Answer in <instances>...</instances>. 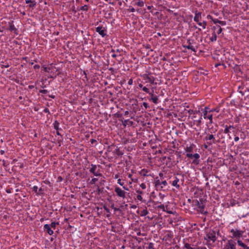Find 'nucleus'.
I'll return each mask as SVG.
<instances>
[{"instance_id": "obj_15", "label": "nucleus", "mask_w": 249, "mask_h": 249, "mask_svg": "<svg viewBox=\"0 0 249 249\" xmlns=\"http://www.w3.org/2000/svg\"><path fill=\"white\" fill-rule=\"evenodd\" d=\"M200 158V155L198 153H196L193 155V158H194L193 162L194 163H198L197 160Z\"/></svg>"}, {"instance_id": "obj_35", "label": "nucleus", "mask_w": 249, "mask_h": 249, "mask_svg": "<svg viewBox=\"0 0 249 249\" xmlns=\"http://www.w3.org/2000/svg\"><path fill=\"white\" fill-rule=\"evenodd\" d=\"M117 183L119 184L121 186H123L124 184V183L121 181V179L120 178L118 179Z\"/></svg>"}, {"instance_id": "obj_22", "label": "nucleus", "mask_w": 249, "mask_h": 249, "mask_svg": "<svg viewBox=\"0 0 249 249\" xmlns=\"http://www.w3.org/2000/svg\"><path fill=\"white\" fill-rule=\"evenodd\" d=\"M80 10L82 11H87L89 10V6L87 5H85L80 8Z\"/></svg>"}, {"instance_id": "obj_29", "label": "nucleus", "mask_w": 249, "mask_h": 249, "mask_svg": "<svg viewBox=\"0 0 249 249\" xmlns=\"http://www.w3.org/2000/svg\"><path fill=\"white\" fill-rule=\"evenodd\" d=\"M98 181V178H93L91 179L90 184H95Z\"/></svg>"}, {"instance_id": "obj_25", "label": "nucleus", "mask_w": 249, "mask_h": 249, "mask_svg": "<svg viewBox=\"0 0 249 249\" xmlns=\"http://www.w3.org/2000/svg\"><path fill=\"white\" fill-rule=\"evenodd\" d=\"M197 207L199 209H203L204 208V205L203 204V203H200L199 202H197Z\"/></svg>"}, {"instance_id": "obj_53", "label": "nucleus", "mask_w": 249, "mask_h": 249, "mask_svg": "<svg viewBox=\"0 0 249 249\" xmlns=\"http://www.w3.org/2000/svg\"><path fill=\"white\" fill-rule=\"evenodd\" d=\"M148 248H149V249H152V248H153V244H152V243H150L149 244Z\"/></svg>"}, {"instance_id": "obj_59", "label": "nucleus", "mask_w": 249, "mask_h": 249, "mask_svg": "<svg viewBox=\"0 0 249 249\" xmlns=\"http://www.w3.org/2000/svg\"><path fill=\"white\" fill-rule=\"evenodd\" d=\"M111 56L112 57L115 58L117 56V55L116 54H112Z\"/></svg>"}, {"instance_id": "obj_31", "label": "nucleus", "mask_w": 249, "mask_h": 249, "mask_svg": "<svg viewBox=\"0 0 249 249\" xmlns=\"http://www.w3.org/2000/svg\"><path fill=\"white\" fill-rule=\"evenodd\" d=\"M58 224V223H55L54 222H52L51 225L50 226H51V228H53L54 230L55 229L56 225Z\"/></svg>"}, {"instance_id": "obj_49", "label": "nucleus", "mask_w": 249, "mask_h": 249, "mask_svg": "<svg viewBox=\"0 0 249 249\" xmlns=\"http://www.w3.org/2000/svg\"><path fill=\"white\" fill-rule=\"evenodd\" d=\"M209 110H212L213 111H216V112H218L219 111V109L217 108H214V109H210L209 108Z\"/></svg>"}, {"instance_id": "obj_55", "label": "nucleus", "mask_w": 249, "mask_h": 249, "mask_svg": "<svg viewBox=\"0 0 249 249\" xmlns=\"http://www.w3.org/2000/svg\"><path fill=\"white\" fill-rule=\"evenodd\" d=\"M138 86H139V88H141V89H142V88H143V85H142V84H139Z\"/></svg>"}, {"instance_id": "obj_51", "label": "nucleus", "mask_w": 249, "mask_h": 249, "mask_svg": "<svg viewBox=\"0 0 249 249\" xmlns=\"http://www.w3.org/2000/svg\"><path fill=\"white\" fill-rule=\"evenodd\" d=\"M207 18L208 19H212V20H213V17L212 16H211V15H208L207 16Z\"/></svg>"}, {"instance_id": "obj_5", "label": "nucleus", "mask_w": 249, "mask_h": 249, "mask_svg": "<svg viewBox=\"0 0 249 249\" xmlns=\"http://www.w3.org/2000/svg\"><path fill=\"white\" fill-rule=\"evenodd\" d=\"M114 191L118 197L123 199H124L126 197V192L121 188L115 186Z\"/></svg>"}, {"instance_id": "obj_52", "label": "nucleus", "mask_w": 249, "mask_h": 249, "mask_svg": "<svg viewBox=\"0 0 249 249\" xmlns=\"http://www.w3.org/2000/svg\"><path fill=\"white\" fill-rule=\"evenodd\" d=\"M196 249H207V248L205 247H199Z\"/></svg>"}, {"instance_id": "obj_63", "label": "nucleus", "mask_w": 249, "mask_h": 249, "mask_svg": "<svg viewBox=\"0 0 249 249\" xmlns=\"http://www.w3.org/2000/svg\"><path fill=\"white\" fill-rule=\"evenodd\" d=\"M46 90H43L42 91H41V92H42V93H46Z\"/></svg>"}, {"instance_id": "obj_41", "label": "nucleus", "mask_w": 249, "mask_h": 249, "mask_svg": "<svg viewBox=\"0 0 249 249\" xmlns=\"http://www.w3.org/2000/svg\"><path fill=\"white\" fill-rule=\"evenodd\" d=\"M153 89H154V88H152V92H150V91H149V93H147L148 94H149L151 96V97H153L155 96L154 95V94H153V92H154V90H153Z\"/></svg>"}, {"instance_id": "obj_33", "label": "nucleus", "mask_w": 249, "mask_h": 249, "mask_svg": "<svg viewBox=\"0 0 249 249\" xmlns=\"http://www.w3.org/2000/svg\"><path fill=\"white\" fill-rule=\"evenodd\" d=\"M142 89L143 91L147 93H149V89L146 87H143Z\"/></svg>"}, {"instance_id": "obj_36", "label": "nucleus", "mask_w": 249, "mask_h": 249, "mask_svg": "<svg viewBox=\"0 0 249 249\" xmlns=\"http://www.w3.org/2000/svg\"><path fill=\"white\" fill-rule=\"evenodd\" d=\"M237 244L239 246L242 247L244 243H243L241 240L238 239L237 240Z\"/></svg>"}, {"instance_id": "obj_26", "label": "nucleus", "mask_w": 249, "mask_h": 249, "mask_svg": "<svg viewBox=\"0 0 249 249\" xmlns=\"http://www.w3.org/2000/svg\"><path fill=\"white\" fill-rule=\"evenodd\" d=\"M230 128H233L232 126L230 125V126H226V128L224 129V133L227 134L229 132V129Z\"/></svg>"}, {"instance_id": "obj_48", "label": "nucleus", "mask_w": 249, "mask_h": 249, "mask_svg": "<svg viewBox=\"0 0 249 249\" xmlns=\"http://www.w3.org/2000/svg\"><path fill=\"white\" fill-rule=\"evenodd\" d=\"M193 154H186L187 157L192 159Z\"/></svg>"}, {"instance_id": "obj_21", "label": "nucleus", "mask_w": 249, "mask_h": 249, "mask_svg": "<svg viewBox=\"0 0 249 249\" xmlns=\"http://www.w3.org/2000/svg\"><path fill=\"white\" fill-rule=\"evenodd\" d=\"M42 68H43V70L44 71L46 72H50L51 70V68L49 67H46L45 66H43Z\"/></svg>"}, {"instance_id": "obj_47", "label": "nucleus", "mask_w": 249, "mask_h": 249, "mask_svg": "<svg viewBox=\"0 0 249 249\" xmlns=\"http://www.w3.org/2000/svg\"><path fill=\"white\" fill-rule=\"evenodd\" d=\"M40 68V66L38 65H35L34 66V69L35 70L39 69Z\"/></svg>"}, {"instance_id": "obj_45", "label": "nucleus", "mask_w": 249, "mask_h": 249, "mask_svg": "<svg viewBox=\"0 0 249 249\" xmlns=\"http://www.w3.org/2000/svg\"><path fill=\"white\" fill-rule=\"evenodd\" d=\"M136 192L138 194V195H141L143 194V192L142 191H140V190H136Z\"/></svg>"}, {"instance_id": "obj_44", "label": "nucleus", "mask_w": 249, "mask_h": 249, "mask_svg": "<svg viewBox=\"0 0 249 249\" xmlns=\"http://www.w3.org/2000/svg\"><path fill=\"white\" fill-rule=\"evenodd\" d=\"M128 84L129 85H131L133 84V80H132V79H129V80L128 81Z\"/></svg>"}, {"instance_id": "obj_2", "label": "nucleus", "mask_w": 249, "mask_h": 249, "mask_svg": "<svg viewBox=\"0 0 249 249\" xmlns=\"http://www.w3.org/2000/svg\"><path fill=\"white\" fill-rule=\"evenodd\" d=\"M209 109V108L208 107H205L204 110H202V114L204 119L209 120L210 124H212L213 123V114L211 113L213 112V110Z\"/></svg>"}, {"instance_id": "obj_56", "label": "nucleus", "mask_w": 249, "mask_h": 249, "mask_svg": "<svg viewBox=\"0 0 249 249\" xmlns=\"http://www.w3.org/2000/svg\"><path fill=\"white\" fill-rule=\"evenodd\" d=\"M201 120H202V118L201 117V118L199 119V120H198V121H197V122H198V124H200V123H201Z\"/></svg>"}, {"instance_id": "obj_11", "label": "nucleus", "mask_w": 249, "mask_h": 249, "mask_svg": "<svg viewBox=\"0 0 249 249\" xmlns=\"http://www.w3.org/2000/svg\"><path fill=\"white\" fill-rule=\"evenodd\" d=\"M196 147V145L192 143L190 145V146H187L185 148V152H192L193 151L194 149Z\"/></svg>"}, {"instance_id": "obj_24", "label": "nucleus", "mask_w": 249, "mask_h": 249, "mask_svg": "<svg viewBox=\"0 0 249 249\" xmlns=\"http://www.w3.org/2000/svg\"><path fill=\"white\" fill-rule=\"evenodd\" d=\"M160 183L161 181L160 180V179L157 178L155 181V186L157 187L160 185Z\"/></svg>"}, {"instance_id": "obj_61", "label": "nucleus", "mask_w": 249, "mask_h": 249, "mask_svg": "<svg viewBox=\"0 0 249 249\" xmlns=\"http://www.w3.org/2000/svg\"><path fill=\"white\" fill-rule=\"evenodd\" d=\"M95 141H95V140H94V139H92V140H91V142L92 143H93Z\"/></svg>"}, {"instance_id": "obj_3", "label": "nucleus", "mask_w": 249, "mask_h": 249, "mask_svg": "<svg viewBox=\"0 0 249 249\" xmlns=\"http://www.w3.org/2000/svg\"><path fill=\"white\" fill-rule=\"evenodd\" d=\"M216 232L213 230H210L206 234V237L205 238V240L208 241H212L214 243L216 240Z\"/></svg>"}, {"instance_id": "obj_34", "label": "nucleus", "mask_w": 249, "mask_h": 249, "mask_svg": "<svg viewBox=\"0 0 249 249\" xmlns=\"http://www.w3.org/2000/svg\"><path fill=\"white\" fill-rule=\"evenodd\" d=\"M142 105H143V106L144 107V108H145V109H147V108H149V105H148V104L147 103H146V102H143V103H142Z\"/></svg>"}, {"instance_id": "obj_7", "label": "nucleus", "mask_w": 249, "mask_h": 249, "mask_svg": "<svg viewBox=\"0 0 249 249\" xmlns=\"http://www.w3.org/2000/svg\"><path fill=\"white\" fill-rule=\"evenodd\" d=\"M236 244L235 241L231 239L228 240L227 244L224 247V249H236Z\"/></svg>"}, {"instance_id": "obj_28", "label": "nucleus", "mask_w": 249, "mask_h": 249, "mask_svg": "<svg viewBox=\"0 0 249 249\" xmlns=\"http://www.w3.org/2000/svg\"><path fill=\"white\" fill-rule=\"evenodd\" d=\"M142 214H141V215H142V216H145V215H146L148 213V211L147 210V209H144V210H143L142 211Z\"/></svg>"}, {"instance_id": "obj_6", "label": "nucleus", "mask_w": 249, "mask_h": 249, "mask_svg": "<svg viewBox=\"0 0 249 249\" xmlns=\"http://www.w3.org/2000/svg\"><path fill=\"white\" fill-rule=\"evenodd\" d=\"M95 30L102 37L107 35V28L105 27L98 26L96 28Z\"/></svg>"}, {"instance_id": "obj_37", "label": "nucleus", "mask_w": 249, "mask_h": 249, "mask_svg": "<svg viewBox=\"0 0 249 249\" xmlns=\"http://www.w3.org/2000/svg\"><path fill=\"white\" fill-rule=\"evenodd\" d=\"M137 198L138 200H139L141 201H142V196L140 195H138L137 196Z\"/></svg>"}, {"instance_id": "obj_40", "label": "nucleus", "mask_w": 249, "mask_h": 249, "mask_svg": "<svg viewBox=\"0 0 249 249\" xmlns=\"http://www.w3.org/2000/svg\"><path fill=\"white\" fill-rule=\"evenodd\" d=\"M140 187L142 189H146V185L144 184V183H141L140 184Z\"/></svg>"}, {"instance_id": "obj_38", "label": "nucleus", "mask_w": 249, "mask_h": 249, "mask_svg": "<svg viewBox=\"0 0 249 249\" xmlns=\"http://www.w3.org/2000/svg\"><path fill=\"white\" fill-rule=\"evenodd\" d=\"M33 190L36 193H37L38 187L37 186H34L32 188Z\"/></svg>"}, {"instance_id": "obj_13", "label": "nucleus", "mask_w": 249, "mask_h": 249, "mask_svg": "<svg viewBox=\"0 0 249 249\" xmlns=\"http://www.w3.org/2000/svg\"><path fill=\"white\" fill-rule=\"evenodd\" d=\"M201 18V14L200 12L196 13L195 14V16L194 18V20L196 22H198L199 21L200 19Z\"/></svg>"}, {"instance_id": "obj_12", "label": "nucleus", "mask_w": 249, "mask_h": 249, "mask_svg": "<svg viewBox=\"0 0 249 249\" xmlns=\"http://www.w3.org/2000/svg\"><path fill=\"white\" fill-rule=\"evenodd\" d=\"M179 180V179L177 177H175V179L172 182V186L176 187L177 189H178L180 187L179 185L178 184Z\"/></svg>"}, {"instance_id": "obj_10", "label": "nucleus", "mask_w": 249, "mask_h": 249, "mask_svg": "<svg viewBox=\"0 0 249 249\" xmlns=\"http://www.w3.org/2000/svg\"><path fill=\"white\" fill-rule=\"evenodd\" d=\"M205 140L206 141H212V142H208V143L210 145L212 144V143H215V138L213 134L209 135L208 137L205 138Z\"/></svg>"}, {"instance_id": "obj_32", "label": "nucleus", "mask_w": 249, "mask_h": 249, "mask_svg": "<svg viewBox=\"0 0 249 249\" xmlns=\"http://www.w3.org/2000/svg\"><path fill=\"white\" fill-rule=\"evenodd\" d=\"M199 211L201 213L203 214H206L208 213V212L204 210V208H203V209H199Z\"/></svg>"}, {"instance_id": "obj_27", "label": "nucleus", "mask_w": 249, "mask_h": 249, "mask_svg": "<svg viewBox=\"0 0 249 249\" xmlns=\"http://www.w3.org/2000/svg\"><path fill=\"white\" fill-rule=\"evenodd\" d=\"M167 182L166 180H164V181H162L160 183V185H161V188H163V187H165L167 185Z\"/></svg>"}, {"instance_id": "obj_64", "label": "nucleus", "mask_w": 249, "mask_h": 249, "mask_svg": "<svg viewBox=\"0 0 249 249\" xmlns=\"http://www.w3.org/2000/svg\"><path fill=\"white\" fill-rule=\"evenodd\" d=\"M131 208H136V205H133L131 206Z\"/></svg>"}, {"instance_id": "obj_14", "label": "nucleus", "mask_w": 249, "mask_h": 249, "mask_svg": "<svg viewBox=\"0 0 249 249\" xmlns=\"http://www.w3.org/2000/svg\"><path fill=\"white\" fill-rule=\"evenodd\" d=\"M213 21L215 24L219 23V24H221L222 26H225V25H226V22L225 21L219 20L218 19H213Z\"/></svg>"}, {"instance_id": "obj_43", "label": "nucleus", "mask_w": 249, "mask_h": 249, "mask_svg": "<svg viewBox=\"0 0 249 249\" xmlns=\"http://www.w3.org/2000/svg\"><path fill=\"white\" fill-rule=\"evenodd\" d=\"M128 11H130V12H134L135 11V9L133 7H130V8L128 9Z\"/></svg>"}, {"instance_id": "obj_60", "label": "nucleus", "mask_w": 249, "mask_h": 249, "mask_svg": "<svg viewBox=\"0 0 249 249\" xmlns=\"http://www.w3.org/2000/svg\"><path fill=\"white\" fill-rule=\"evenodd\" d=\"M213 29L215 30H217V25L213 26Z\"/></svg>"}, {"instance_id": "obj_58", "label": "nucleus", "mask_w": 249, "mask_h": 249, "mask_svg": "<svg viewBox=\"0 0 249 249\" xmlns=\"http://www.w3.org/2000/svg\"><path fill=\"white\" fill-rule=\"evenodd\" d=\"M197 24L199 25V26H202V22H200L199 21H198V22H197Z\"/></svg>"}, {"instance_id": "obj_30", "label": "nucleus", "mask_w": 249, "mask_h": 249, "mask_svg": "<svg viewBox=\"0 0 249 249\" xmlns=\"http://www.w3.org/2000/svg\"><path fill=\"white\" fill-rule=\"evenodd\" d=\"M9 30L11 31H14L16 30V28L14 26V24H11L10 25V27H9Z\"/></svg>"}, {"instance_id": "obj_20", "label": "nucleus", "mask_w": 249, "mask_h": 249, "mask_svg": "<svg viewBox=\"0 0 249 249\" xmlns=\"http://www.w3.org/2000/svg\"><path fill=\"white\" fill-rule=\"evenodd\" d=\"M135 5H137L138 6L142 7L144 6V2L142 0H139L137 2H136Z\"/></svg>"}, {"instance_id": "obj_57", "label": "nucleus", "mask_w": 249, "mask_h": 249, "mask_svg": "<svg viewBox=\"0 0 249 249\" xmlns=\"http://www.w3.org/2000/svg\"><path fill=\"white\" fill-rule=\"evenodd\" d=\"M123 188L126 191H128V188L125 186H123Z\"/></svg>"}, {"instance_id": "obj_4", "label": "nucleus", "mask_w": 249, "mask_h": 249, "mask_svg": "<svg viewBox=\"0 0 249 249\" xmlns=\"http://www.w3.org/2000/svg\"><path fill=\"white\" fill-rule=\"evenodd\" d=\"M230 233L232 234L231 237L232 238H237L239 239L240 237L242 236L243 233L244 231L237 229H231L230 231Z\"/></svg>"}, {"instance_id": "obj_62", "label": "nucleus", "mask_w": 249, "mask_h": 249, "mask_svg": "<svg viewBox=\"0 0 249 249\" xmlns=\"http://www.w3.org/2000/svg\"><path fill=\"white\" fill-rule=\"evenodd\" d=\"M204 148L205 149H207L208 148V145L207 144H204Z\"/></svg>"}, {"instance_id": "obj_46", "label": "nucleus", "mask_w": 249, "mask_h": 249, "mask_svg": "<svg viewBox=\"0 0 249 249\" xmlns=\"http://www.w3.org/2000/svg\"><path fill=\"white\" fill-rule=\"evenodd\" d=\"M243 249H249V247L247 246V245L244 244V245L242 246Z\"/></svg>"}, {"instance_id": "obj_23", "label": "nucleus", "mask_w": 249, "mask_h": 249, "mask_svg": "<svg viewBox=\"0 0 249 249\" xmlns=\"http://www.w3.org/2000/svg\"><path fill=\"white\" fill-rule=\"evenodd\" d=\"M217 30H216V33L218 34V35H219L221 33L222 31V29L221 28V27L218 25H217Z\"/></svg>"}, {"instance_id": "obj_54", "label": "nucleus", "mask_w": 249, "mask_h": 249, "mask_svg": "<svg viewBox=\"0 0 249 249\" xmlns=\"http://www.w3.org/2000/svg\"><path fill=\"white\" fill-rule=\"evenodd\" d=\"M239 140V138L237 136L234 137L235 142H237Z\"/></svg>"}, {"instance_id": "obj_9", "label": "nucleus", "mask_w": 249, "mask_h": 249, "mask_svg": "<svg viewBox=\"0 0 249 249\" xmlns=\"http://www.w3.org/2000/svg\"><path fill=\"white\" fill-rule=\"evenodd\" d=\"M44 229L50 235L53 234V231L51 229V227L50 225L45 224L44 226Z\"/></svg>"}, {"instance_id": "obj_19", "label": "nucleus", "mask_w": 249, "mask_h": 249, "mask_svg": "<svg viewBox=\"0 0 249 249\" xmlns=\"http://www.w3.org/2000/svg\"><path fill=\"white\" fill-rule=\"evenodd\" d=\"M216 39H217V36H216V33L214 32L212 34V36L210 38V40L211 41L214 42V41H215L216 40Z\"/></svg>"}, {"instance_id": "obj_17", "label": "nucleus", "mask_w": 249, "mask_h": 249, "mask_svg": "<svg viewBox=\"0 0 249 249\" xmlns=\"http://www.w3.org/2000/svg\"><path fill=\"white\" fill-rule=\"evenodd\" d=\"M150 101H152L154 104H157L158 103V96H155L153 97H151L150 99Z\"/></svg>"}, {"instance_id": "obj_1", "label": "nucleus", "mask_w": 249, "mask_h": 249, "mask_svg": "<svg viewBox=\"0 0 249 249\" xmlns=\"http://www.w3.org/2000/svg\"><path fill=\"white\" fill-rule=\"evenodd\" d=\"M100 165L91 164L88 169L90 173L96 177H102V174L100 169Z\"/></svg>"}, {"instance_id": "obj_50", "label": "nucleus", "mask_w": 249, "mask_h": 249, "mask_svg": "<svg viewBox=\"0 0 249 249\" xmlns=\"http://www.w3.org/2000/svg\"><path fill=\"white\" fill-rule=\"evenodd\" d=\"M34 1H32L31 0H26L25 2L26 3H33Z\"/></svg>"}, {"instance_id": "obj_8", "label": "nucleus", "mask_w": 249, "mask_h": 249, "mask_svg": "<svg viewBox=\"0 0 249 249\" xmlns=\"http://www.w3.org/2000/svg\"><path fill=\"white\" fill-rule=\"evenodd\" d=\"M143 79L145 80V83H149L151 84H152L154 83L155 78L153 76H150L147 74H145L143 75Z\"/></svg>"}, {"instance_id": "obj_39", "label": "nucleus", "mask_w": 249, "mask_h": 249, "mask_svg": "<svg viewBox=\"0 0 249 249\" xmlns=\"http://www.w3.org/2000/svg\"><path fill=\"white\" fill-rule=\"evenodd\" d=\"M206 26H207V22L205 21H203L202 26V28L203 29H205L206 28Z\"/></svg>"}, {"instance_id": "obj_16", "label": "nucleus", "mask_w": 249, "mask_h": 249, "mask_svg": "<svg viewBox=\"0 0 249 249\" xmlns=\"http://www.w3.org/2000/svg\"><path fill=\"white\" fill-rule=\"evenodd\" d=\"M114 153H115V154L118 156H122L124 154V152L120 150V149L118 148L115 149V150L114 151Z\"/></svg>"}, {"instance_id": "obj_42", "label": "nucleus", "mask_w": 249, "mask_h": 249, "mask_svg": "<svg viewBox=\"0 0 249 249\" xmlns=\"http://www.w3.org/2000/svg\"><path fill=\"white\" fill-rule=\"evenodd\" d=\"M36 2L35 1H33V3H30V5H29V6L30 7H34L35 5H36Z\"/></svg>"}, {"instance_id": "obj_18", "label": "nucleus", "mask_w": 249, "mask_h": 249, "mask_svg": "<svg viewBox=\"0 0 249 249\" xmlns=\"http://www.w3.org/2000/svg\"><path fill=\"white\" fill-rule=\"evenodd\" d=\"M184 47L186 48H187L188 49L191 50H192L194 52H196V50L195 48V47L194 46H193L192 45H190V44H189L187 46H184Z\"/></svg>"}]
</instances>
